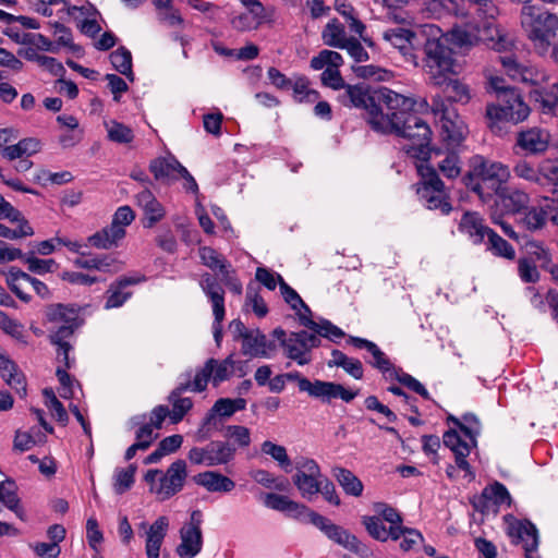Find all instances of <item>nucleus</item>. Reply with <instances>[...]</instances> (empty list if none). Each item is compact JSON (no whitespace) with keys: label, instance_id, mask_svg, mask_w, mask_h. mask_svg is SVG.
Returning a JSON list of instances; mask_svg holds the SVG:
<instances>
[{"label":"nucleus","instance_id":"f257e3e1","mask_svg":"<svg viewBox=\"0 0 558 558\" xmlns=\"http://www.w3.org/2000/svg\"><path fill=\"white\" fill-rule=\"evenodd\" d=\"M377 101L385 106L386 112L374 104V98L361 85L347 86L340 96L345 107L365 108L368 122L373 130L379 133H396L403 138H416L417 146L409 147L411 154L424 153V146L432 133L429 125L412 112L416 101L389 88L383 87L376 92Z\"/></svg>","mask_w":558,"mask_h":558},{"label":"nucleus","instance_id":"f03ea898","mask_svg":"<svg viewBox=\"0 0 558 558\" xmlns=\"http://www.w3.org/2000/svg\"><path fill=\"white\" fill-rule=\"evenodd\" d=\"M426 29L432 38L425 44V72L435 85L446 84V93L454 102L468 104L472 98L471 88L458 78H449L448 74L456 73V62L451 50L437 36L440 29L435 25H427Z\"/></svg>","mask_w":558,"mask_h":558},{"label":"nucleus","instance_id":"7ed1b4c3","mask_svg":"<svg viewBox=\"0 0 558 558\" xmlns=\"http://www.w3.org/2000/svg\"><path fill=\"white\" fill-rule=\"evenodd\" d=\"M430 136L424 146V153L411 154L407 150L409 147L417 146L416 138H408L411 144L404 145L403 149L410 157L416 158L420 161L416 163L417 172L421 177V182L417 184L416 193L420 201L428 209H437L441 214L447 215L451 211V205L447 201V194L442 181L438 178L434 168V156L428 149Z\"/></svg>","mask_w":558,"mask_h":558},{"label":"nucleus","instance_id":"20e7f679","mask_svg":"<svg viewBox=\"0 0 558 558\" xmlns=\"http://www.w3.org/2000/svg\"><path fill=\"white\" fill-rule=\"evenodd\" d=\"M521 25L537 52L545 54L556 36L558 17L546 11L541 4L526 0L523 2L521 11Z\"/></svg>","mask_w":558,"mask_h":558},{"label":"nucleus","instance_id":"39448f33","mask_svg":"<svg viewBox=\"0 0 558 558\" xmlns=\"http://www.w3.org/2000/svg\"><path fill=\"white\" fill-rule=\"evenodd\" d=\"M46 318L50 324V341L58 347L57 357L66 368H70L69 353L72 347L68 339L81 324L78 311L74 306L53 304L47 307Z\"/></svg>","mask_w":558,"mask_h":558},{"label":"nucleus","instance_id":"423d86ee","mask_svg":"<svg viewBox=\"0 0 558 558\" xmlns=\"http://www.w3.org/2000/svg\"><path fill=\"white\" fill-rule=\"evenodd\" d=\"M471 175L472 180H475L472 190L486 202L506 186L511 174L508 166L476 157L473 160Z\"/></svg>","mask_w":558,"mask_h":558},{"label":"nucleus","instance_id":"0eeeda50","mask_svg":"<svg viewBox=\"0 0 558 558\" xmlns=\"http://www.w3.org/2000/svg\"><path fill=\"white\" fill-rule=\"evenodd\" d=\"M450 420L459 426L464 438L460 433L451 429L444 434V444L454 453L458 468L465 471L466 475L472 480L474 475L465 458L470 454L471 449L476 447V437L480 435L481 430L480 422L473 414L464 415V423H460L454 417H450Z\"/></svg>","mask_w":558,"mask_h":558},{"label":"nucleus","instance_id":"6e6552de","mask_svg":"<svg viewBox=\"0 0 558 558\" xmlns=\"http://www.w3.org/2000/svg\"><path fill=\"white\" fill-rule=\"evenodd\" d=\"M477 12L478 15L487 20L484 23L483 29L481 31L477 25L469 27L457 26L450 33L451 41L456 46L464 48L475 45L478 40H484L487 41V45L496 51L508 50L512 46V43L493 24V22L489 21L494 17H488L478 10Z\"/></svg>","mask_w":558,"mask_h":558},{"label":"nucleus","instance_id":"1a4fd4ad","mask_svg":"<svg viewBox=\"0 0 558 558\" xmlns=\"http://www.w3.org/2000/svg\"><path fill=\"white\" fill-rule=\"evenodd\" d=\"M187 477V466L184 460H177L167 471L158 469L148 470L144 476L149 493L158 501H166L182 490Z\"/></svg>","mask_w":558,"mask_h":558},{"label":"nucleus","instance_id":"9d476101","mask_svg":"<svg viewBox=\"0 0 558 558\" xmlns=\"http://www.w3.org/2000/svg\"><path fill=\"white\" fill-rule=\"evenodd\" d=\"M471 5L478 7V11L488 17L498 13L493 0H417L420 11L429 19H440L446 13L465 17Z\"/></svg>","mask_w":558,"mask_h":558},{"label":"nucleus","instance_id":"9b49d317","mask_svg":"<svg viewBox=\"0 0 558 558\" xmlns=\"http://www.w3.org/2000/svg\"><path fill=\"white\" fill-rule=\"evenodd\" d=\"M497 100V104H489L486 108V114L492 124L498 122L519 123L530 114L529 106L514 88L502 90Z\"/></svg>","mask_w":558,"mask_h":558},{"label":"nucleus","instance_id":"f8f14e48","mask_svg":"<svg viewBox=\"0 0 558 558\" xmlns=\"http://www.w3.org/2000/svg\"><path fill=\"white\" fill-rule=\"evenodd\" d=\"M432 112L438 120L442 141L449 147L458 146L464 140L466 126L456 109L437 97L433 100Z\"/></svg>","mask_w":558,"mask_h":558},{"label":"nucleus","instance_id":"ddd939ff","mask_svg":"<svg viewBox=\"0 0 558 558\" xmlns=\"http://www.w3.org/2000/svg\"><path fill=\"white\" fill-rule=\"evenodd\" d=\"M293 470H295L292 476L294 486L303 498L312 501L319 494L320 484L325 478L318 463L314 459L299 457L294 461Z\"/></svg>","mask_w":558,"mask_h":558},{"label":"nucleus","instance_id":"4468645a","mask_svg":"<svg viewBox=\"0 0 558 558\" xmlns=\"http://www.w3.org/2000/svg\"><path fill=\"white\" fill-rule=\"evenodd\" d=\"M272 337L284 349L286 355L295 361L299 365H305L310 362L307 356L310 350L317 347L319 339L316 335L308 331L287 332L281 328L272 331Z\"/></svg>","mask_w":558,"mask_h":558},{"label":"nucleus","instance_id":"2eb2a0df","mask_svg":"<svg viewBox=\"0 0 558 558\" xmlns=\"http://www.w3.org/2000/svg\"><path fill=\"white\" fill-rule=\"evenodd\" d=\"M310 522L319 529L330 541L343 547L344 549L355 553L360 556H366L368 549L344 527L332 523L326 517L317 512H308Z\"/></svg>","mask_w":558,"mask_h":558},{"label":"nucleus","instance_id":"dca6fc26","mask_svg":"<svg viewBox=\"0 0 558 558\" xmlns=\"http://www.w3.org/2000/svg\"><path fill=\"white\" fill-rule=\"evenodd\" d=\"M235 450V447L229 442L215 440L204 447H193L189 451L187 458L193 464L211 468L231 462L234 459Z\"/></svg>","mask_w":558,"mask_h":558},{"label":"nucleus","instance_id":"f3484780","mask_svg":"<svg viewBox=\"0 0 558 558\" xmlns=\"http://www.w3.org/2000/svg\"><path fill=\"white\" fill-rule=\"evenodd\" d=\"M299 389L325 403H330L335 399L351 402L357 396V391L348 389L341 384L319 379L311 381L307 378H299Z\"/></svg>","mask_w":558,"mask_h":558},{"label":"nucleus","instance_id":"a211bd4d","mask_svg":"<svg viewBox=\"0 0 558 558\" xmlns=\"http://www.w3.org/2000/svg\"><path fill=\"white\" fill-rule=\"evenodd\" d=\"M507 534L515 544H521L525 558H534L538 546V533L534 524L526 520H519L513 515H506Z\"/></svg>","mask_w":558,"mask_h":558},{"label":"nucleus","instance_id":"6ab92c4d","mask_svg":"<svg viewBox=\"0 0 558 558\" xmlns=\"http://www.w3.org/2000/svg\"><path fill=\"white\" fill-rule=\"evenodd\" d=\"M199 284L213 305V313L215 316V322L213 325L214 338L216 343L219 344L222 337L221 322L225 318V291L222 287L217 282L216 278L209 274L202 276Z\"/></svg>","mask_w":558,"mask_h":558},{"label":"nucleus","instance_id":"aec40b11","mask_svg":"<svg viewBox=\"0 0 558 558\" xmlns=\"http://www.w3.org/2000/svg\"><path fill=\"white\" fill-rule=\"evenodd\" d=\"M199 257L204 265L213 270H218L222 282L235 294L242 293V283L235 276L232 266L214 248L202 247Z\"/></svg>","mask_w":558,"mask_h":558},{"label":"nucleus","instance_id":"412c9836","mask_svg":"<svg viewBox=\"0 0 558 558\" xmlns=\"http://www.w3.org/2000/svg\"><path fill=\"white\" fill-rule=\"evenodd\" d=\"M383 39L396 48L405 61L416 65L415 50L418 46L416 34L404 27H392L383 32Z\"/></svg>","mask_w":558,"mask_h":558},{"label":"nucleus","instance_id":"4be33fe9","mask_svg":"<svg viewBox=\"0 0 558 558\" xmlns=\"http://www.w3.org/2000/svg\"><path fill=\"white\" fill-rule=\"evenodd\" d=\"M5 278L10 289L24 302L31 300V296L24 291L27 287H32L43 299L48 298L50 294L48 287L44 282L17 268H10L5 274Z\"/></svg>","mask_w":558,"mask_h":558},{"label":"nucleus","instance_id":"5701e85b","mask_svg":"<svg viewBox=\"0 0 558 558\" xmlns=\"http://www.w3.org/2000/svg\"><path fill=\"white\" fill-rule=\"evenodd\" d=\"M499 62L502 64L506 73L514 81L538 85L545 80V74L537 68L519 63L512 56H500Z\"/></svg>","mask_w":558,"mask_h":558},{"label":"nucleus","instance_id":"b1692460","mask_svg":"<svg viewBox=\"0 0 558 558\" xmlns=\"http://www.w3.org/2000/svg\"><path fill=\"white\" fill-rule=\"evenodd\" d=\"M550 143V134L541 128H530L517 136V146L527 155H539L546 151Z\"/></svg>","mask_w":558,"mask_h":558},{"label":"nucleus","instance_id":"393cba45","mask_svg":"<svg viewBox=\"0 0 558 558\" xmlns=\"http://www.w3.org/2000/svg\"><path fill=\"white\" fill-rule=\"evenodd\" d=\"M245 12L235 13L230 22L232 26L241 32L256 29L265 21V9L258 0L241 2Z\"/></svg>","mask_w":558,"mask_h":558},{"label":"nucleus","instance_id":"a878e982","mask_svg":"<svg viewBox=\"0 0 558 558\" xmlns=\"http://www.w3.org/2000/svg\"><path fill=\"white\" fill-rule=\"evenodd\" d=\"M274 341L259 330H251L242 333V351L243 354L251 357H269L276 351Z\"/></svg>","mask_w":558,"mask_h":558},{"label":"nucleus","instance_id":"bb28decb","mask_svg":"<svg viewBox=\"0 0 558 558\" xmlns=\"http://www.w3.org/2000/svg\"><path fill=\"white\" fill-rule=\"evenodd\" d=\"M263 504L266 508L283 512L294 519H301L304 515L308 518V512H313L306 506L290 499L288 496L275 493L264 494Z\"/></svg>","mask_w":558,"mask_h":558},{"label":"nucleus","instance_id":"cd10ccee","mask_svg":"<svg viewBox=\"0 0 558 558\" xmlns=\"http://www.w3.org/2000/svg\"><path fill=\"white\" fill-rule=\"evenodd\" d=\"M169 529V519L166 515L158 517L146 530L145 551L147 558H158L160 547Z\"/></svg>","mask_w":558,"mask_h":558},{"label":"nucleus","instance_id":"c85d7f7f","mask_svg":"<svg viewBox=\"0 0 558 558\" xmlns=\"http://www.w3.org/2000/svg\"><path fill=\"white\" fill-rule=\"evenodd\" d=\"M136 204L143 210L145 228H151L166 215L165 207L149 190H144L136 195Z\"/></svg>","mask_w":558,"mask_h":558},{"label":"nucleus","instance_id":"c756f323","mask_svg":"<svg viewBox=\"0 0 558 558\" xmlns=\"http://www.w3.org/2000/svg\"><path fill=\"white\" fill-rule=\"evenodd\" d=\"M141 281L140 277H122L112 282L106 292L105 310L121 307L132 295L126 288Z\"/></svg>","mask_w":558,"mask_h":558},{"label":"nucleus","instance_id":"7c9ffc66","mask_svg":"<svg viewBox=\"0 0 558 558\" xmlns=\"http://www.w3.org/2000/svg\"><path fill=\"white\" fill-rule=\"evenodd\" d=\"M0 374L3 380L15 390L20 397L26 396V381L19 366L0 349Z\"/></svg>","mask_w":558,"mask_h":558},{"label":"nucleus","instance_id":"2f4dec72","mask_svg":"<svg viewBox=\"0 0 558 558\" xmlns=\"http://www.w3.org/2000/svg\"><path fill=\"white\" fill-rule=\"evenodd\" d=\"M194 482L208 493L229 494L235 488V482L232 478L217 471L198 473L194 477Z\"/></svg>","mask_w":558,"mask_h":558},{"label":"nucleus","instance_id":"473e14b6","mask_svg":"<svg viewBox=\"0 0 558 558\" xmlns=\"http://www.w3.org/2000/svg\"><path fill=\"white\" fill-rule=\"evenodd\" d=\"M558 208L551 203H546L543 206H533L529 208L521 219L522 225L530 231L543 229L547 220L553 222V215L557 214Z\"/></svg>","mask_w":558,"mask_h":558},{"label":"nucleus","instance_id":"72a5a7b5","mask_svg":"<svg viewBox=\"0 0 558 558\" xmlns=\"http://www.w3.org/2000/svg\"><path fill=\"white\" fill-rule=\"evenodd\" d=\"M496 203L500 205L506 213L515 214L525 208L530 202V196L522 190L505 186L497 195Z\"/></svg>","mask_w":558,"mask_h":558},{"label":"nucleus","instance_id":"f704fd0d","mask_svg":"<svg viewBox=\"0 0 558 558\" xmlns=\"http://www.w3.org/2000/svg\"><path fill=\"white\" fill-rule=\"evenodd\" d=\"M459 230L466 234L474 244H480L485 242L490 229L484 225L477 213L466 211L459 223Z\"/></svg>","mask_w":558,"mask_h":558},{"label":"nucleus","instance_id":"c9c22d12","mask_svg":"<svg viewBox=\"0 0 558 558\" xmlns=\"http://www.w3.org/2000/svg\"><path fill=\"white\" fill-rule=\"evenodd\" d=\"M180 543L175 553L180 558H195L203 548V533L196 530L180 529Z\"/></svg>","mask_w":558,"mask_h":558},{"label":"nucleus","instance_id":"e433bc0d","mask_svg":"<svg viewBox=\"0 0 558 558\" xmlns=\"http://www.w3.org/2000/svg\"><path fill=\"white\" fill-rule=\"evenodd\" d=\"M125 230L111 222L110 226L88 236L87 241L93 247L109 250L118 246L119 242L125 236Z\"/></svg>","mask_w":558,"mask_h":558},{"label":"nucleus","instance_id":"4c0bfd02","mask_svg":"<svg viewBox=\"0 0 558 558\" xmlns=\"http://www.w3.org/2000/svg\"><path fill=\"white\" fill-rule=\"evenodd\" d=\"M125 230L111 222L110 226L88 236L87 241L93 247L109 250L118 246L119 242L125 236Z\"/></svg>","mask_w":558,"mask_h":558},{"label":"nucleus","instance_id":"58836bf2","mask_svg":"<svg viewBox=\"0 0 558 558\" xmlns=\"http://www.w3.org/2000/svg\"><path fill=\"white\" fill-rule=\"evenodd\" d=\"M214 359H209L205 365L196 369L194 376L191 374H184L181 376L180 389L190 390L193 392H202L206 389L207 384L211 380L210 369L214 365Z\"/></svg>","mask_w":558,"mask_h":558},{"label":"nucleus","instance_id":"ea45409f","mask_svg":"<svg viewBox=\"0 0 558 558\" xmlns=\"http://www.w3.org/2000/svg\"><path fill=\"white\" fill-rule=\"evenodd\" d=\"M183 166L173 157H160L150 162L149 169L157 180H177Z\"/></svg>","mask_w":558,"mask_h":558},{"label":"nucleus","instance_id":"a19ab883","mask_svg":"<svg viewBox=\"0 0 558 558\" xmlns=\"http://www.w3.org/2000/svg\"><path fill=\"white\" fill-rule=\"evenodd\" d=\"M32 9L43 16L50 17L57 14L61 19L63 14L73 15L77 7L70 5L65 0H35Z\"/></svg>","mask_w":558,"mask_h":558},{"label":"nucleus","instance_id":"79ce46f5","mask_svg":"<svg viewBox=\"0 0 558 558\" xmlns=\"http://www.w3.org/2000/svg\"><path fill=\"white\" fill-rule=\"evenodd\" d=\"M332 475L341 486L343 492L352 497H361L364 490L362 481L350 470L344 468H335Z\"/></svg>","mask_w":558,"mask_h":558},{"label":"nucleus","instance_id":"37998d69","mask_svg":"<svg viewBox=\"0 0 558 558\" xmlns=\"http://www.w3.org/2000/svg\"><path fill=\"white\" fill-rule=\"evenodd\" d=\"M391 539L400 541V548L404 551L415 550L423 542L424 537L415 529L400 526H391Z\"/></svg>","mask_w":558,"mask_h":558},{"label":"nucleus","instance_id":"c03bdc74","mask_svg":"<svg viewBox=\"0 0 558 558\" xmlns=\"http://www.w3.org/2000/svg\"><path fill=\"white\" fill-rule=\"evenodd\" d=\"M278 278L279 288L284 301L291 306L303 324V320L311 316L310 307L303 302L298 292L284 282L281 276H278Z\"/></svg>","mask_w":558,"mask_h":558},{"label":"nucleus","instance_id":"a18cd8bd","mask_svg":"<svg viewBox=\"0 0 558 558\" xmlns=\"http://www.w3.org/2000/svg\"><path fill=\"white\" fill-rule=\"evenodd\" d=\"M541 186L549 187L553 194L558 192V150L541 161Z\"/></svg>","mask_w":558,"mask_h":558},{"label":"nucleus","instance_id":"49530a36","mask_svg":"<svg viewBox=\"0 0 558 558\" xmlns=\"http://www.w3.org/2000/svg\"><path fill=\"white\" fill-rule=\"evenodd\" d=\"M322 37L327 46L341 49L352 38L348 37L344 26L338 20H331L323 29Z\"/></svg>","mask_w":558,"mask_h":558},{"label":"nucleus","instance_id":"de8ad7c7","mask_svg":"<svg viewBox=\"0 0 558 558\" xmlns=\"http://www.w3.org/2000/svg\"><path fill=\"white\" fill-rule=\"evenodd\" d=\"M248 475L255 483L268 489L284 492L289 486L286 478L276 476L267 470L254 469L248 472Z\"/></svg>","mask_w":558,"mask_h":558},{"label":"nucleus","instance_id":"09e8293b","mask_svg":"<svg viewBox=\"0 0 558 558\" xmlns=\"http://www.w3.org/2000/svg\"><path fill=\"white\" fill-rule=\"evenodd\" d=\"M380 372L384 374V376L387 379H397L399 383H401L409 389L415 391L416 393L422 396L424 399H429L428 391L425 389V387L418 380H416L413 376L396 368L391 363H390V369L380 371Z\"/></svg>","mask_w":558,"mask_h":558},{"label":"nucleus","instance_id":"8fccbe9b","mask_svg":"<svg viewBox=\"0 0 558 558\" xmlns=\"http://www.w3.org/2000/svg\"><path fill=\"white\" fill-rule=\"evenodd\" d=\"M351 342L359 349H366L373 360L369 362L374 367L379 371L390 369V361L386 354L372 341L362 338H352Z\"/></svg>","mask_w":558,"mask_h":558},{"label":"nucleus","instance_id":"3c124183","mask_svg":"<svg viewBox=\"0 0 558 558\" xmlns=\"http://www.w3.org/2000/svg\"><path fill=\"white\" fill-rule=\"evenodd\" d=\"M40 150V142L36 138H24L15 145L4 147L3 157L14 160L23 156H32Z\"/></svg>","mask_w":558,"mask_h":558},{"label":"nucleus","instance_id":"603ef678","mask_svg":"<svg viewBox=\"0 0 558 558\" xmlns=\"http://www.w3.org/2000/svg\"><path fill=\"white\" fill-rule=\"evenodd\" d=\"M245 407H246V401L243 398H236V399L220 398L213 405L207 418L210 420L215 415H218L221 417H230L236 411L244 410Z\"/></svg>","mask_w":558,"mask_h":558},{"label":"nucleus","instance_id":"864d4df0","mask_svg":"<svg viewBox=\"0 0 558 558\" xmlns=\"http://www.w3.org/2000/svg\"><path fill=\"white\" fill-rule=\"evenodd\" d=\"M262 451L270 456L286 473L293 471L294 463L290 460L283 446L266 440L262 444Z\"/></svg>","mask_w":558,"mask_h":558},{"label":"nucleus","instance_id":"5fc2aeb1","mask_svg":"<svg viewBox=\"0 0 558 558\" xmlns=\"http://www.w3.org/2000/svg\"><path fill=\"white\" fill-rule=\"evenodd\" d=\"M305 327L312 329L314 331V335L322 336L325 338H328L332 341L341 339L344 333L343 331L331 324L329 320L320 319L319 322H314L310 318V316L303 320V324Z\"/></svg>","mask_w":558,"mask_h":558},{"label":"nucleus","instance_id":"6e6d98bb","mask_svg":"<svg viewBox=\"0 0 558 558\" xmlns=\"http://www.w3.org/2000/svg\"><path fill=\"white\" fill-rule=\"evenodd\" d=\"M184 391L180 389L179 385L169 396V401L172 403V411L170 412L172 423H179L193 407L190 398L181 397V393Z\"/></svg>","mask_w":558,"mask_h":558},{"label":"nucleus","instance_id":"4d7b16f0","mask_svg":"<svg viewBox=\"0 0 558 558\" xmlns=\"http://www.w3.org/2000/svg\"><path fill=\"white\" fill-rule=\"evenodd\" d=\"M517 178L541 186V162L535 166L526 159H519L513 166Z\"/></svg>","mask_w":558,"mask_h":558},{"label":"nucleus","instance_id":"13d9d810","mask_svg":"<svg viewBox=\"0 0 558 558\" xmlns=\"http://www.w3.org/2000/svg\"><path fill=\"white\" fill-rule=\"evenodd\" d=\"M0 502L12 510L20 519L24 520V511L20 507V499L16 495L14 483H0Z\"/></svg>","mask_w":558,"mask_h":558},{"label":"nucleus","instance_id":"bf43d9fd","mask_svg":"<svg viewBox=\"0 0 558 558\" xmlns=\"http://www.w3.org/2000/svg\"><path fill=\"white\" fill-rule=\"evenodd\" d=\"M110 61L113 68L122 75L126 76L130 82L134 81L132 71V54L125 48H119L110 54Z\"/></svg>","mask_w":558,"mask_h":558},{"label":"nucleus","instance_id":"052dcab7","mask_svg":"<svg viewBox=\"0 0 558 558\" xmlns=\"http://www.w3.org/2000/svg\"><path fill=\"white\" fill-rule=\"evenodd\" d=\"M533 97L545 112L558 113V83L545 90L535 89Z\"/></svg>","mask_w":558,"mask_h":558},{"label":"nucleus","instance_id":"680f3d73","mask_svg":"<svg viewBox=\"0 0 558 558\" xmlns=\"http://www.w3.org/2000/svg\"><path fill=\"white\" fill-rule=\"evenodd\" d=\"M527 259L542 267H546L551 262V254L548 247L538 241H527L524 245Z\"/></svg>","mask_w":558,"mask_h":558},{"label":"nucleus","instance_id":"e2e57ef3","mask_svg":"<svg viewBox=\"0 0 558 558\" xmlns=\"http://www.w3.org/2000/svg\"><path fill=\"white\" fill-rule=\"evenodd\" d=\"M45 436L39 432L32 430H16L13 448L21 452L32 449L38 442L44 441Z\"/></svg>","mask_w":558,"mask_h":558},{"label":"nucleus","instance_id":"0e129e2a","mask_svg":"<svg viewBox=\"0 0 558 558\" xmlns=\"http://www.w3.org/2000/svg\"><path fill=\"white\" fill-rule=\"evenodd\" d=\"M136 473V465L130 464L128 468L117 469L113 475V488L117 494H123L129 490Z\"/></svg>","mask_w":558,"mask_h":558},{"label":"nucleus","instance_id":"69168bd1","mask_svg":"<svg viewBox=\"0 0 558 558\" xmlns=\"http://www.w3.org/2000/svg\"><path fill=\"white\" fill-rule=\"evenodd\" d=\"M293 98L298 102H315L318 100V93L308 86L305 77H295L292 86Z\"/></svg>","mask_w":558,"mask_h":558},{"label":"nucleus","instance_id":"338daca9","mask_svg":"<svg viewBox=\"0 0 558 558\" xmlns=\"http://www.w3.org/2000/svg\"><path fill=\"white\" fill-rule=\"evenodd\" d=\"M486 238L487 250L492 251L495 255H499L509 259L514 258L515 253L513 247L493 230H489Z\"/></svg>","mask_w":558,"mask_h":558},{"label":"nucleus","instance_id":"774afa93","mask_svg":"<svg viewBox=\"0 0 558 558\" xmlns=\"http://www.w3.org/2000/svg\"><path fill=\"white\" fill-rule=\"evenodd\" d=\"M362 522L368 534L375 539L385 542L391 538V526L387 530L379 517H364Z\"/></svg>","mask_w":558,"mask_h":558}]
</instances>
